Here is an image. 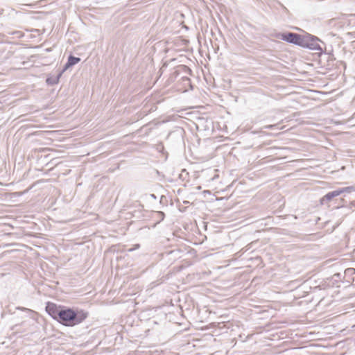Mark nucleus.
Instances as JSON below:
<instances>
[{
    "instance_id": "obj_1",
    "label": "nucleus",
    "mask_w": 355,
    "mask_h": 355,
    "mask_svg": "<svg viewBox=\"0 0 355 355\" xmlns=\"http://www.w3.org/2000/svg\"><path fill=\"white\" fill-rule=\"evenodd\" d=\"M47 314L60 324L73 327L80 324L89 316V313L78 307H69L52 302L46 303Z\"/></svg>"
},
{
    "instance_id": "obj_2",
    "label": "nucleus",
    "mask_w": 355,
    "mask_h": 355,
    "mask_svg": "<svg viewBox=\"0 0 355 355\" xmlns=\"http://www.w3.org/2000/svg\"><path fill=\"white\" fill-rule=\"evenodd\" d=\"M300 47L307 49L311 51H317L321 54H326V44L318 37L304 32L302 36V40Z\"/></svg>"
},
{
    "instance_id": "obj_3",
    "label": "nucleus",
    "mask_w": 355,
    "mask_h": 355,
    "mask_svg": "<svg viewBox=\"0 0 355 355\" xmlns=\"http://www.w3.org/2000/svg\"><path fill=\"white\" fill-rule=\"evenodd\" d=\"M272 36L277 39L284 41L288 44H291L297 46H300L302 34H299L294 32L284 31L276 32L272 34Z\"/></svg>"
},
{
    "instance_id": "obj_4",
    "label": "nucleus",
    "mask_w": 355,
    "mask_h": 355,
    "mask_svg": "<svg viewBox=\"0 0 355 355\" xmlns=\"http://www.w3.org/2000/svg\"><path fill=\"white\" fill-rule=\"evenodd\" d=\"M80 60H81V59L79 57H76V56H73L72 54H70L68 56L67 60L65 62V64H64L62 71H63V72H64L69 68H71L74 65L79 63L80 62Z\"/></svg>"
},
{
    "instance_id": "obj_5",
    "label": "nucleus",
    "mask_w": 355,
    "mask_h": 355,
    "mask_svg": "<svg viewBox=\"0 0 355 355\" xmlns=\"http://www.w3.org/2000/svg\"><path fill=\"white\" fill-rule=\"evenodd\" d=\"M340 195V193L338 190V189L329 191L327 193H326L322 198H320V202L321 205H324L327 202L331 201L334 198Z\"/></svg>"
},
{
    "instance_id": "obj_6",
    "label": "nucleus",
    "mask_w": 355,
    "mask_h": 355,
    "mask_svg": "<svg viewBox=\"0 0 355 355\" xmlns=\"http://www.w3.org/2000/svg\"><path fill=\"white\" fill-rule=\"evenodd\" d=\"M63 73V71L60 70L56 76L49 74L46 78V85L53 86L58 84L60 78L62 77Z\"/></svg>"
},
{
    "instance_id": "obj_7",
    "label": "nucleus",
    "mask_w": 355,
    "mask_h": 355,
    "mask_svg": "<svg viewBox=\"0 0 355 355\" xmlns=\"http://www.w3.org/2000/svg\"><path fill=\"white\" fill-rule=\"evenodd\" d=\"M343 279H344L343 275L340 272H337L335 273L330 278L327 279V284L329 286H336L337 287H339L340 286H338V284L343 282Z\"/></svg>"
},
{
    "instance_id": "obj_8",
    "label": "nucleus",
    "mask_w": 355,
    "mask_h": 355,
    "mask_svg": "<svg viewBox=\"0 0 355 355\" xmlns=\"http://www.w3.org/2000/svg\"><path fill=\"white\" fill-rule=\"evenodd\" d=\"M355 274V268H348L345 269L344 272V275H343V278H346V282L350 285L352 283L354 282V275Z\"/></svg>"
},
{
    "instance_id": "obj_9",
    "label": "nucleus",
    "mask_w": 355,
    "mask_h": 355,
    "mask_svg": "<svg viewBox=\"0 0 355 355\" xmlns=\"http://www.w3.org/2000/svg\"><path fill=\"white\" fill-rule=\"evenodd\" d=\"M338 190L340 193V195L343 193H350L352 191H355V187L349 186V187H341V188H338Z\"/></svg>"
},
{
    "instance_id": "obj_10",
    "label": "nucleus",
    "mask_w": 355,
    "mask_h": 355,
    "mask_svg": "<svg viewBox=\"0 0 355 355\" xmlns=\"http://www.w3.org/2000/svg\"><path fill=\"white\" fill-rule=\"evenodd\" d=\"M8 34L12 35L14 38L20 39L24 36V33L20 31H13L8 32Z\"/></svg>"
},
{
    "instance_id": "obj_11",
    "label": "nucleus",
    "mask_w": 355,
    "mask_h": 355,
    "mask_svg": "<svg viewBox=\"0 0 355 355\" xmlns=\"http://www.w3.org/2000/svg\"><path fill=\"white\" fill-rule=\"evenodd\" d=\"M274 2L277 3V4L281 7L282 11H283V14L285 15H289V10L287 9V8L283 5L280 1H277V0H273Z\"/></svg>"
},
{
    "instance_id": "obj_12",
    "label": "nucleus",
    "mask_w": 355,
    "mask_h": 355,
    "mask_svg": "<svg viewBox=\"0 0 355 355\" xmlns=\"http://www.w3.org/2000/svg\"><path fill=\"white\" fill-rule=\"evenodd\" d=\"M268 4L270 7L271 8H273L276 10H278V5L277 4V3L274 2L273 0H269L268 2Z\"/></svg>"
},
{
    "instance_id": "obj_13",
    "label": "nucleus",
    "mask_w": 355,
    "mask_h": 355,
    "mask_svg": "<svg viewBox=\"0 0 355 355\" xmlns=\"http://www.w3.org/2000/svg\"><path fill=\"white\" fill-rule=\"evenodd\" d=\"M180 68L182 69L184 72H185L187 73H191V69L189 67H187L186 65H180Z\"/></svg>"
},
{
    "instance_id": "obj_14",
    "label": "nucleus",
    "mask_w": 355,
    "mask_h": 355,
    "mask_svg": "<svg viewBox=\"0 0 355 355\" xmlns=\"http://www.w3.org/2000/svg\"><path fill=\"white\" fill-rule=\"evenodd\" d=\"M139 248H140V244H139V243H136V244H135V245H133V247H132V248H130V249L128 250V252H132V251H134V250H137V249H139Z\"/></svg>"
},
{
    "instance_id": "obj_15",
    "label": "nucleus",
    "mask_w": 355,
    "mask_h": 355,
    "mask_svg": "<svg viewBox=\"0 0 355 355\" xmlns=\"http://www.w3.org/2000/svg\"><path fill=\"white\" fill-rule=\"evenodd\" d=\"M157 214L160 217V220H163L164 219L165 214L163 211H157Z\"/></svg>"
},
{
    "instance_id": "obj_16",
    "label": "nucleus",
    "mask_w": 355,
    "mask_h": 355,
    "mask_svg": "<svg viewBox=\"0 0 355 355\" xmlns=\"http://www.w3.org/2000/svg\"><path fill=\"white\" fill-rule=\"evenodd\" d=\"M181 79H182V80L183 82H187L188 83H190L191 80H190V78H189V77H187V76H183V77H182V78H181Z\"/></svg>"
},
{
    "instance_id": "obj_17",
    "label": "nucleus",
    "mask_w": 355,
    "mask_h": 355,
    "mask_svg": "<svg viewBox=\"0 0 355 355\" xmlns=\"http://www.w3.org/2000/svg\"><path fill=\"white\" fill-rule=\"evenodd\" d=\"M276 125H266L264 128L266 129H269V130H272L273 129L274 127H275Z\"/></svg>"
},
{
    "instance_id": "obj_18",
    "label": "nucleus",
    "mask_w": 355,
    "mask_h": 355,
    "mask_svg": "<svg viewBox=\"0 0 355 355\" xmlns=\"http://www.w3.org/2000/svg\"><path fill=\"white\" fill-rule=\"evenodd\" d=\"M150 198H152L153 199H155V200H156V199H157V196H156V195H155V194H154V193H151V194L150 195Z\"/></svg>"
},
{
    "instance_id": "obj_19",
    "label": "nucleus",
    "mask_w": 355,
    "mask_h": 355,
    "mask_svg": "<svg viewBox=\"0 0 355 355\" xmlns=\"http://www.w3.org/2000/svg\"><path fill=\"white\" fill-rule=\"evenodd\" d=\"M46 51L49 52V51H51V49H47Z\"/></svg>"
}]
</instances>
